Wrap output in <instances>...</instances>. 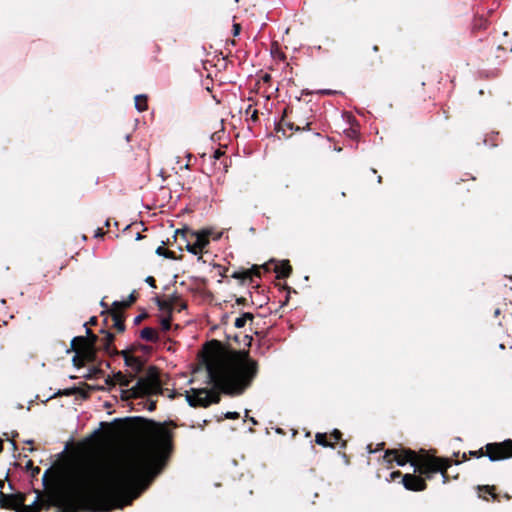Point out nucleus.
I'll return each instance as SVG.
<instances>
[{"instance_id": "51", "label": "nucleus", "mask_w": 512, "mask_h": 512, "mask_svg": "<svg viewBox=\"0 0 512 512\" xmlns=\"http://www.w3.org/2000/svg\"><path fill=\"white\" fill-rule=\"evenodd\" d=\"M52 473V469H47L43 475V484L46 486L47 485V478H48V475Z\"/></svg>"}, {"instance_id": "23", "label": "nucleus", "mask_w": 512, "mask_h": 512, "mask_svg": "<svg viewBox=\"0 0 512 512\" xmlns=\"http://www.w3.org/2000/svg\"><path fill=\"white\" fill-rule=\"evenodd\" d=\"M315 443L322 447H325V448H332V449L335 448V442H332L330 440V437L327 433H321V432L316 433Z\"/></svg>"}, {"instance_id": "13", "label": "nucleus", "mask_w": 512, "mask_h": 512, "mask_svg": "<svg viewBox=\"0 0 512 512\" xmlns=\"http://www.w3.org/2000/svg\"><path fill=\"white\" fill-rule=\"evenodd\" d=\"M71 349L75 352L72 358L73 365L77 368L85 366L86 363H93L96 360V356L93 352L86 351L80 346H71Z\"/></svg>"}, {"instance_id": "24", "label": "nucleus", "mask_w": 512, "mask_h": 512, "mask_svg": "<svg viewBox=\"0 0 512 512\" xmlns=\"http://www.w3.org/2000/svg\"><path fill=\"white\" fill-rule=\"evenodd\" d=\"M489 23L488 20L483 16H476L472 22V31H481L487 29Z\"/></svg>"}, {"instance_id": "58", "label": "nucleus", "mask_w": 512, "mask_h": 512, "mask_svg": "<svg viewBox=\"0 0 512 512\" xmlns=\"http://www.w3.org/2000/svg\"><path fill=\"white\" fill-rule=\"evenodd\" d=\"M249 420L251 421V423H253L254 425L258 424V422L255 420V418L251 417L249 418Z\"/></svg>"}, {"instance_id": "6", "label": "nucleus", "mask_w": 512, "mask_h": 512, "mask_svg": "<svg viewBox=\"0 0 512 512\" xmlns=\"http://www.w3.org/2000/svg\"><path fill=\"white\" fill-rule=\"evenodd\" d=\"M421 456L410 448L400 447L385 450L383 461L387 464V468H392L394 462L398 466H405L409 463L415 468Z\"/></svg>"}, {"instance_id": "2", "label": "nucleus", "mask_w": 512, "mask_h": 512, "mask_svg": "<svg viewBox=\"0 0 512 512\" xmlns=\"http://www.w3.org/2000/svg\"><path fill=\"white\" fill-rule=\"evenodd\" d=\"M213 386L224 394L240 395L249 388L259 372L256 360L245 350L235 351L225 361L217 359L207 364Z\"/></svg>"}, {"instance_id": "43", "label": "nucleus", "mask_w": 512, "mask_h": 512, "mask_svg": "<svg viewBox=\"0 0 512 512\" xmlns=\"http://www.w3.org/2000/svg\"><path fill=\"white\" fill-rule=\"evenodd\" d=\"M240 31H241V25L239 23H234L233 24V35L234 36L239 35Z\"/></svg>"}, {"instance_id": "12", "label": "nucleus", "mask_w": 512, "mask_h": 512, "mask_svg": "<svg viewBox=\"0 0 512 512\" xmlns=\"http://www.w3.org/2000/svg\"><path fill=\"white\" fill-rule=\"evenodd\" d=\"M406 490L421 492L427 489V482L421 476L414 473H406L401 480Z\"/></svg>"}, {"instance_id": "46", "label": "nucleus", "mask_w": 512, "mask_h": 512, "mask_svg": "<svg viewBox=\"0 0 512 512\" xmlns=\"http://www.w3.org/2000/svg\"><path fill=\"white\" fill-rule=\"evenodd\" d=\"M261 80L263 83H270L272 80V76L268 73H265L263 76H261Z\"/></svg>"}, {"instance_id": "59", "label": "nucleus", "mask_w": 512, "mask_h": 512, "mask_svg": "<svg viewBox=\"0 0 512 512\" xmlns=\"http://www.w3.org/2000/svg\"><path fill=\"white\" fill-rule=\"evenodd\" d=\"M187 307L186 303H181L179 310L185 309Z\"/></svg>"}, {"instance_id": "33", "label": "nucleus", "mask_w": 512, "mask_h": 512, "mask_svg": "<svg viewBox=\"0 0 512 512\" xmlns=\"http://www.w3.org/2000/svg\"><path fill=\"white\" fill-rule=\"evenodd\" d=\"M230 277L240 280L241 283H244L245 281H248V273L246 272V269H241L238 271H234L230 274Z\"/></svg>"}, {"instance_id": "45", "label": "nucleus", "mask_w": 512, "mask_h": 512, "mask_svg": "<svg viewBox=\"0 0 512 512\" xmlns=\"http://www.w3.org/2000/svg\"><path fill=\"white\" fill-rule=\"evenodd\" d=\"M97 322H98L97 317L93 316L90 318V320L87 323H85V327L88 328L87 327L88 325L95 326V325H97Z\"/></svg>"}, {"instance_id": "40", "label": "nucleus", "mask_w": 512, "mask_h": 512, "mask_svg": "<svg viewBox=\"0 0 512 512\" xmlns=\"http://www.w3.org/2000/svg\"><path fill=\"white\" fill-rule=\"evenodd\" d=\"M148 317L147 313H142L134 318V324L139 325L144 319Z\"/></svg>"}, {"instance_id": "30", "label": "nucleus", "mask_w": 512, "mask_h": 512, "mask_svg": "<svg viewBox=\"0 0 512 512\" xmlns=\"http://www.w3.org/2000/svg\"><path fill=\"white\" fill-rule=\"evenodd\" d=\"M253 318H254V316H253V314H252V313H250V312H246V313L242 314L240 317H238V318H236V319H235L234 326H235L236 328H242V327H244V326H245V324H246V322H247L248 320H251V321H252V320H253Z\"/></svg>"}, {"instance_id": "31", "label": "nucleus", "mask_w": 512, "mask_h": 512, "mask_svg": "<svg viewBox=\"0 0 512 512\" xmlns=\"http://www.w3.org/2000/svg\"><path fill=\"white\" fill-rule=\"evenodd\" d=\"M136 349H137L136 345H133L129 349H125V350H122V351H118L116 348H113L112 356H114V355H121L124 358V362L126 363V358L127 357H132L133 353L136 351Z\"/></svg>"}, {"instance_id": "17", "label": "nucleus", "mask_w": 512, "mask_h": 512, "mask_svg": "<svg viewBox=\"0 0 512 512\" xmlns=\"http://www.w3.org/2000/svg\"><path fill=\"white\" fill-rule=\"evenodd\" d=\"M101 333L105 334V336L100 340V348L107 353L108 355L112 356L113 353V342L115 340L114 334L111 332L101 330Z\"/></svg>"}, {"instance_id": "62", "label": "nucleus", "mask_w": 512, "mask_h": 512, "mask_svg": "<svg viewBox=\"0 0 512 512\" xmlns=\"http://www.w3.org/2000/svg\"><path fill=\"white\" fill-rule=\"evenodd\" d=\"M3 487H4V482L2 480H0V490L1 491H2Z\"/></svg>"}, {"instance_id": "8", "label": "nucleus", "mask_w": 512, "mask_h": 512, "mask_svg": "<svg viewBox=\"0 0 512 512\" xmlns=\"http://www.w3.org/2000/svg\"><path fill=\"white\" fill-rule=\"evenodd\" d=\"M186 400L191 407L206 408L212 403H218L220 396L211 394L206 389H191L190 392H186Z\"/></svg>"}, {"instance_id": "22", "label": "nucleus", "mask_w": 512, "mask_h": 512, "mask_svg": "<svg viewBox=\"0 0 512 512\" xmlns=\"http://www.w3.org/2000/svg\"><path fill=\"white\" fill-rule=\"evenodd\" d=\"M140 337H141V339H143L147 342H151V343H156L159 340V334H158L157 330H155L154 328H151V327L143 328L140 331Z\"/></svg>"}, {"instance_id": "11", "label": "nucleus", "mask_w": 512, "mask_h": 512, "mask_svg": "<svg viewBox=\"0 0 512 512\" xmlns=\"http://www.w3.org/2000/svg\"><path fill=\"white\" fill-rule=\"evenodd\" d=\"M23 502H25V495L21 493L5 494L0 490V508L15 510L19 512Z\"/></svg>"}, {"instance_id": "52", "label": "nucleus", "mask_w": 512, "mask_h": 512, "mask_svg": "<svg viewBox=\"0 0 512 512\" xmlns=\"http://www.w3.org/2000/svg\"><path fill=\"white\" fill-rule=\"evenodd\" d=\"M384 446H385V443H384V442H382V443H379V444L377 445V448H376L374 451H372L371 449H369V451H370V452H376V451H378V450H382V449H384ZM370 447H371V445H369V446H368V448H370Z\"/></svg>"}, {"instance_id": "14", "label": "nucleus", "mask_w": 512, "mask_h": 512, "mask_svg": "<svg viewBox=\"0 0 512 512\" xmlns=\"http://www.w3.org/2000/svg\"><path fill=\"white\" fill-rule=\"evenodd\" d=\"M196 232L189 227L177 229L174 234V240L178 244V248L180 250L186 249L187 242L193 241Z\"/></svg>"}, {"instance_id": "25", "label": "nucleus", "mask_w": 512, "mask_h": 512, "mask_svg": "<svg viewBox=\"0 0 512 512\" xmlns=\"http://www.w3.org/2000/svg\"><path fill=\"white\" fill-rule=\"evenodd\" d=\"M137 300V294L136 291H133L127 300L125 301H115L113 302V306L116 308L126 309L129 308L133 303H135Z\"/></svg>"}, {"instance_id": "32", "label": "nucleus", "mask_w": 512, "mask_h": 512, "mask_svg": "<svg viewBox=\"0 0 512 512\" xmlns=\"http://www.w3.org/2000/svg\"><path fill=\"white\" fill-rule=\"evenodd\" d=\"M245 115L249 117V120L256 123L259 120L258 110L254 109L252 105H249L245 110Z\"/></svg>"}, {"instance_id": "10", "label": "nucleus", "mask_w": 512, "mask_h": 512, "mask_svg": "<svg viewBox=\"0 0 512 512\" xmlns=\"http://www.w3.org/2000/svg\"><path fill=\"white\" fill-rule=\"evenodd\" d=\"M87 336H77L74 337L71 341V346H80L86 351L93 352L97 357V348L96 345L99 341V338L96 334L92 332L90 328H86Z\"/></svg>"}, {"instance_id": "42", "label": "nucleus", "mask_w": 512, "mask_h": 512, "mask_svg": "<svg viewBox=\"0 0 512 512\" xmlns=\"http://www.w3.org/2000/svg\"><path fill=\"white\" fill-rule=\"evenodd\" d=\"M152 288H156V280L152 276H148L145 280Z\"/></svg>"}, {"instance_id": "1", "label": "nucleus", "mask_w": 512, "mask_h": 512, "mask_svg": "<svg viewBox=\"0 0 512 512\" xmlns=\"http://www.w3.org/2000/svg\"><path fill=\"white\" fill-rule=\"evenodd\" d=\"M172 432L158 425L152 442L119 462L109 473L103 488H97L100 466L87 463L74 470L66 480V487L53 492L55 512H79L81 507L90 512H111L131 504L166 465L172 448Z\"/></svg>"}, {"instance_id": "4", "label": "nucleus", "mask_w": 512, "mask_h": 512, "mask_svg": "<svg viewBox=\"0 0 512 512\" xmlns=\"http://www.w3.org/2000/svg\"><path fill=\"white\" fill-rule=\"evenodd\" d=\"M469 455L476 458L487 456L493 462L510 459L512 458V439L487 443L479 450L470 451Z\"/></svg>"}, {"instance_id": "26", "label": "nucleus", "mask_w": 512, "mask_h": 512, "mask_svg": "<svg viewBox=\"0 0 512 512\" xmlns=\"http://www.w3.org/2000/svg\"><path fill=\"white\" fill-rule=\"evenodd\" d=\"M329 437H330V440L332 442H335L336 443H340V448L341 449H346L347 447V441L346 440H343L342 439V432L338 429H334L330 434H329Z\"/></svg>"}, {"instance_id": "27", "label": "nucleus", "mask_w": 512, "mask_h": 512, "mask_svg": "<svg viewBox=\"0 0 512 512\" xmlns=\"http://www.w3.org/2000/svg\"><path fill=\"white\" fill-rule=\"evenodd\" d=\"M207 352L218 356L222 349V343L219 340L213 339L206 344Z\"/></svg>"}, {"instance_id": "28", "label": "nucleus", "mask_w": 512, "mask_h": 512, "mask_svg": "<svg viewBox=\"0 0 512 512\" xmlns=\"http://www.w3.org/2000/svg\"><path fill=\"white\" fill-rule=\"evenodd\" d=\"M148 98L146 95L135 96V107L139 112H143L148 108Z\"/></svg>"}, {"instance_id": "37", "label": "nucleus", "mask_w": 512, "mask_h": 512, "mask_svg": "<svg viewBox=\"0 0 512 512\" xmlns=\"http://www.w3.org/2000/svg\"><path fill=\"white\" fill-rule=\"evenodd\" d=\"M403 475L404 474L401 471H399V470L393 471V472L390 473L389 478H387V481L391 482V481H395L398 478L402 479Z\"/></svg>"}, {"instance_id": "55", "label": "nucleus", "mask_w": 512, "mask_h": 512, "mask_svg": "<svg viewBox=\"0 0 512 512\" xmlns=\"http://www.w3.org/2000/svg\"><path fill=\"white\" fill-rule=\"evenodd\" d=\"M221 236H222V233H216V234H214V233L212 232V235H211L210 237H212L214 240H219V239L221 238Z\"/></svg>"}, {"instance_id": "15", "label": "nucleus", "mask_w": 512, "mask_h": 512, "mask_svg": "<svg viewBox=\"0 0 512 512\" xmlns=\"http://www.w3.org/2000/svg\"><path fill=\"white\" fill-rule=\"evenodd\" d=\"M108 313L113 320V327L117 330L119 333H123L125 331V316L123 309L116 308L112 305V307L109 310H106V312H102V314Z\"/></svg>"}, {"instance_id": "61", "label": "nucleus", "mask_w": 512, "mask_h": 512, "mask_svg": "<svg viewBox=\"0 0 512 512\" xmlns=\"http://www.w3.org/2000/svg\"><path fill=\"white\" fill-rule=\"evenodd\" d=\"M373 51H374V52H378V51H379V47H378L377 45H374V46H373Z\"/></svg>"}, {"instance_id": "16", "label": "nucleus", "mask_w": 512, "mask_h": 512, "mask_svg": "<svg viewBox=\"0 0 512 512\" xmlns=\"http://www.w3.org/2000/svg\"><path fill=\"white\" fill-rule=\"evenodd\" d=\"M271 271L277 274V278H288L292 273V266L289 260H283L281 263L270 261Z\"/></svg>"}, {"instance_id": "60", "label": "nucleus", "mask_w": 512, "mask_h": 512, "mask_svg": "<svg viewBox=\"0 0 512 512\" xmlns=\"http://www.w3.org/2000/svg\"><path fill=\"white\" fill-rule=\"evenodd\" d=\"M3 451V441L2 439L0 438V453Z\"/></svg>"}, {"instance_id": "56", "label": "nucleus", "mask_w": 512, "mask_h": 512, "mask_svg": "<svg viewBox=\"0 0 512 512\" xmlns=\"http://www.w3.org/2000/svg\"><path fill=\"white\" fill-rule=\"evenodd\" d=\"M178 394L175 391H172L170 394H168V397L175 398Z\"/></svg>"}, {"instance_id": "41", "label": "nucleus", "mask_w": 512, "mask_h": 512, "mask_svg": "<svg viewBox=\"0 0 512 512\" xmlns=\"http://www.w3.org/2000/svg\"><path fill=\"white\" fill-rule=\"evenodd\" d=\"M239 417H240V414L238 412H227L225 414V418H227V419L235 420V419H238Z\"/></svg>"}, {"instance_id": "39", "label": "nucleus", "mask_w": 512, "mask_h": 512, "mask_svg": "<svg viewBox=\"0 0 512 512\" xmlns=\"http://www.w3.org/2000/svg\"><path fill=\"white\" fill-rule=\"evenodd\" d=\"M448 468L449 467H445L443 470L441 471H438V473H441L442 475V478H443V483L446 484L449 482V475H448Z\"/></svg>"}, {"instance_id": "49", "label": "nucleus", "mask_w": 512, "mask_h": 512, "mask_svg": "<svg viewBox=\"0 0 512 512\" xmlns=\"http://www.w3.org/2000/svg\"><path fill=\"white\" fill-rule=\"evenodd\" d=\"M104 234H105V233H104V231H103V229H102V228H97V229L95 230L94 237H95V238L103 237V236H104Z\"/></svg>"}, {"instance_id": "53", "label": "nucleus", "mask_w": 512, "mask_h": 512, "mask_svg": "<svg viewBox=\"0 0 512 512\" xmlns=\"http://www.w3.org/2000/svg\"><path fill=\"white\" fill-rule=\"evenodd\" d=\"M156 401H150L149 402V405H148V410L149 411H154L156 409Z\"/></svg>"}, {"instance_id": "47", "label": "nucleus", "mask_w": 512, "mask_h": 512, "mask_svg": "<svg viewBox=\"0 0 512 512\" xmlns=\"http://www.w3.org/2000/svg\"><path fill=\"white\" fill-rule=\"evenodd\" d=\"M165 258L173 259V260L177 259L175 252L171 251L169 249L166 251Z\"/></svg>"}, {"instance_id": "64", "label": "nucleus", "mask_w": 512, "mask_h": 512, "mask_svg": "<svg viewBox=\"0 0 512 512\" xmlns=\"http://www.w3.org/2000/svg\"><path fill=\"white\" fill-rule=\"evenodd\" d=\"M507 500L511 499V496L509 494H505L504 496Z\"/></svg>"}, {"instance_id": "18", "label": "nucleus", "mask_w": 512, "mask_h": 512, "mask_svg": "<svg viewBox=\"0 0 512 512\" xmlns=\"http://www.w3.org/2000/svg\"><path fill=\"white\" fill-rule=\"evenodd\" d=\"M134 379L135 374L126 375L119 371L113 375V377L111 378V383L119 384L122 387H128ZM107 383H110V381H107Z\"/></svg>"}, {"instance_id": "21", "label": "nucleus", "mask_w": 512, "mask_h": 512, "mask_svg": "<svg viewBox=\"0 0 512 512\" xmlns=\"http://www.w3.org/2000/svg\"><path fill=\"white\" fill-rule=\"evenodd\" d=\"M125 365L130 367L134 371L133 374L136 375V374L142 372V370L144 368V361L140 357L133 355L132 357L126 358Z\"/></svg>"}, {"instance_id": "57", "label": "nucleus", "mask_w": 512, "mask_h": 512, "mask_svg": "<svg viewBox=\"0 0 512 512\" xmlns=\"http://www.w3.org/2000/svg\"><path fill=\"white\" fill-rule=\"evenodd\" d=\"M100 304H101V306H102V307H105L107 310H109V309H108V306H107V304L104 302V300H102V301L100 302Z\"/></svg>"}, {"instance_id": "35", "label": "nucleus", "mask_w": 512, "mask_h": 512, "mask_svg": "<svg viewBox=\"0 0 512 512\" xmlns=\"http://www.w3.org/2000/svg\"><path fill=\"white\" fill-rule=\"evenodd\" d=\"M25 467H26L27 470H31L32 477H35L36 475H38L40 473V468L39 467H34L32 460H29L26 463Z\"/></svg>"}, {"instance_id": "54", "label": "nucleus", "mask_w": 512, "mask_h": 512, "mask_svg": "<svg viewBox=\"0 0 512 512\" xmlns=\"http://www.w3.org/2000/svg\"><path fill=\"white\" fill-rule=\"evenodd\" d=\"M461 458H462V459H461V461H455V464H459V463H461V462H465V461H467V460H468V454L464 452V453L462 454V457H461Z\"/></svg>"}, {"instance_id": "29", "label": "nucleus", "mask_w": 512, "mask_h": 512, "mask_svg": "<svg viewBox=\"0 0 512 512\" xmlns=\"http://www.w3.org/2000/svg\"><path fill=\"white\" fill-rule=\"evenodd\" d=\"M41 509L42 503H40L37 498L31 505H26L25 502H23L19 512H40Z\"/></svg>"}, {"instance_id": "7", "label": "nucleus", "mask_w": 512, "mask_h": 512, "mask_svg": "<svg viewBox=\"0 0 512 512\" xmlns=\"http://www.w3.org/2000/svg\"><path fill=\"white\" fill-rule=\"evenodd\" d=\"M311 122L308 121V117H302L299 111H294L293 107H285L282 117L277 124V132L282 131L285 135V128L291 131L309 130Z\"/></svg>"}, {"instance_id": "36", "label": "nucleus", "mask_w": 512, "mask_h": 512, "mask_svg": "<svg viewBox=\"0 0 512 512\" xmlns=\"http://www.w3.org/2000/svg\"><path fill=\"white\" fill-rule=\"evenodd\" d=\"M171 321H172L171 315L169 317H167V318H163L161 320V329L163 331L170 330V328H171Z\"/></svg>"}, {"instance_id": "48", "label": "nucleus", "mask_w": 512, "mask_h": 512, "mask_svg": "<svg viewBox=\"0 0 512 512\" xmlns=\"http://www.w3.org/2000/svg\"><path fill=\"white\" fill-rule=\"evenodd\" d=\"M224 155V151L221 149H217L214 151L213 157L214 159H220Z\"/></svg>"}, {"instance_id": "20", "label": "nucleus", "mask_w": 512, "mask_h": 512, "mask_svg": "<svg viewBox=\"0 0 512 512\" xmlns=\"http://www.w3.org/2000/svg\"><path fill=\"white\" fill-rule=\"evenodd\" d=\"M262 270L266 273L271 272L270 263H264L263 265H253L250 269H246V272L248 273V280L253 282L254 277L260 278Z\"/></svg>"}, {"instance_id": "34", "label": "nucleus", "mask_w": 512, "mask_h": 512, "mask_svg": "<svg viewBox=\"0 0 512 512\" xmlns=\"http://www.w3.org/2000/svg\"><path fill=\"white\" fill-rule=\"evenodd\" d=\"M157 305H158L160 310L168 311L170 314H171V312L173 310V304H172L171 301L158 299L157 300Z\"/></svg>"}, {"instance_id": "5", "label": "nucleus", "mask_w": 512, "mask_h": 512, "mask_svg": "<svg viewBox=\"0 0 512 512\" xmlns=\"http://www.w3.org/2000/svg\"><path fill=\"white\" fill-rule=\"evenodd\" d=\"M451 466L452 460L449 458L422 455L414 468V472L418 473L426 482L427 480H431L433 475L438 473V471Z\"/></svg>"}, {"instance_id": "44", "label": "nucleus", "mask_w": 512, "mask_h": 512, "mask_svg": "<svg viewBox=\"0 0 512 512\" xmlns=\"http://www.w3.org/2000/svg\"><path fill=\"white\" fill-rule=\"evenodd\" d=\"M168 249L164 248L163 246H159L157 249H156V254L159 255V256H163L165 257L166 255V251Z\"/></svg>"}, {"instance_id": "19", "label": "nucleus", "mask_w": 512, "mask_h": 512, "mask_svg": "<svg viewBox=\"0 0 512 512\" xmlns=\"http://www.w3.org/2000/svg\"><path fill=\"white\" fill-rule=\"evenodd\" d=\"M479 492V497L488 500L486 494L491 495L493 501L500 502V495L496 493V487L494 485H482L477 487Z\"/></svg>"}, {"instance_id": "63", "label": "nucleus", "mask_w": 512, "mask_h": 512, "mask_svg": "<svg viewBox=\"0 0 512 512\" xmlns=\"http://www.w3.org/2000/svg\"><path fill=\"white\" fill-rule=\"evenodd\" d=\"M105 226H106V227H109V226H110V220H109V219H108V220H106V222H105Z\"/></svg>"}, {"instance_id": "3", "label": "nucleus", "mask_w": 512, "mask_h": 512, "mask_svg": "<svg viewBox=\"0 0 512 512\" xmlns=\"http://www.w3.org/2000/svg\"><path fill=\"white\" fill-rule=\"evenodd\" d=\"M160 369L156 366H149L144 376L140 377L133 387L122 390V398H142L150 395H164L168 389L163 388Z\"/></svg>"}, {"instance_id": "9", "label": "nucleus", "mask_w": 512, "mask_h": 512, "mask_svg": "<svg viewBox=\"0 0 512 512\" xmlns=\"http://www.w3.org/2000/svg\"><path fill=\"white\" fill-rule=\"evenodd\" d=\"M211 235V228H204L197 231L193 241L187 242L186 250L194 255H199V259H201L204 248L210 243Z\"/></svg>"}, {"instance_id": "50", "label": "nucleus", "mask_w": 512, "mask_h": 512, "mask_svg": "<svg viewBox=\"0 0 512 512\" xmlns=\"http://www.w3.org/2000/svg\"><path fill=\"white\" fill-rule=\"evenodd\" d=\"M236 303L238 305H247V299L245 297L236 298Z\"/></svg>"}, {"instance_id": "38", "label": "nucleus", "mask_w": 512, "mask_h": 512, "mask_svg": "<svg viewBox=\"0 0 512 512\" xmlns=\"http://www.w3.org/2000/svg\"><path fill=\"white\" fill-rule=\"evenodd\" d=\"M80 392V389L76 387L65 389L63 392H59L61 395L72 396Z\"/></svg>"}]
</instances>
